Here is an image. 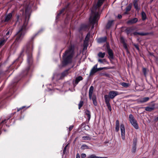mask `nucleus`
Segmentation results:
<instances>
[{
  "label": "nucleus",
  "mask_w": 158,
  "mask_h": 158,
  "mask_svg": "<svg viewBox=\"0 0 158 158\" xmlns=\"http://www.w3.org/2000/svg\"><path fill=\"white\" fill-rule=\"evenodd\" d=\"M105 0H98L97 4L93 6L91 9V15L89 18V21L92 25L91 28H94L95 25L97 24V22L99 18V15L98 13L99 7L103 4Z\"/></svg>",
  "instance_id": "1"
},
{
  "label": "nucleus",
  "mask_w": 158,
  "mask_h": 158,
  "mask_svg": "<svg viewBox=\"0 0 158 158\" xmlns=\"http://www.w3.org/2000/svg\"><path fill=\"white\" fill-rule=\"evenodd\" d=\"M28 23V20L26 19L24 22L23 24L19 28L18 31L16 34V35L15 40L16 42H19L22 40L28 29L27 27Z\"/></svg>",
  "instance_id": "2"
},
{
  "label": "nucleus",
  "mask_w": 158,
  "mask_h": 158,
  "mask_svg": "<svg viewBox=\"0 0 158 158\" xmlns=\"http://www.w3.org/2000/svg\"><path fill=\"white\" fill-rule=\"evenodd\" d=\"M73 54V48L72 46H70L65 52L63 56V58L65 63L67 64L71 62Z\"/></svg>",
  "instance_id": "3"
},
{
  "label": "nucleus",
  "mask_w": 158,
  "mask_h": 158,
  "mask_svg": "<svg viewBox=\"0 0 158 158\" xmlns=\"http://www.w3.org/2000/svg\"><path fill=\"white\" fill-rule=\"evenodd\" d=\"M94 88L93 86H91L89 90V99H92L93 103L95 106L97 105V98L95 95H94L92 97V95L94 92Z\"/></svg>",
  "instance_id": "4"
},
{
  "label": "nucleus",
  "mask_w": 158,
  "mask_h": 158,
  "mask_svg": "<svg viewBox=\"0 0 158 158\" xmlns=\"http://www.w3.org/2000/svg\"><path fill=\"white\" fill-rule=\"evenodd\" d=\"M129 121L131 125L136 129H138L139 128L138 124L136 120H135L133 115L131 114L129 115Z\"/></svg>",
  "instance_id": "5"
},
{
  "label": "nucleus",
  "mask_w": 158,
  "mask_h": 158,
  "mask_svg": "<svg viewBox=\"0 0 158 158\" xmlns=\"http://www.w3.org/2000/svg\"><path fill=\"white\" fill-rule=\"evenodd\" d=\"M33 48V45L32 42L28 43L25 47L26 52L27 54H31Z\"/></svg>",
  "instance_id": "6"
},
{
  "label": "nucleus",
  "mask_w": 158,
  "mask_h": 158,
  "mask_svg": "<svg viewBox=\"0 0 158 158\" xmlns=\"http://www.w3.org/2000/svg\"><path fill=\"white\" fill-rule=\"evenodd\" d=\"M120 130L121 137L123 140H124L125 138V128L124 125L123 123L120 125Z\"/></svg>",
  "instance_id": "7"
},
{
  "label": "nucleus",
  "mask_w": 158,
  "mask_h": 158,
  "mask_svg": "<svg viewBox=\"0 0 158 158\" xmlns=\"http://www.w3.org/2000/svg\"><path fill=\"white\" fill-rule=\"evenodd\" d=\"M98 64H96L91 70L89 73V76L93 75L96 73L99 70V69L97 68Z\"/></svg>",
  "instance_id": "8"
},
{
  "label": "nucleus",
  "mask_w": 158,
  "mask_h": 158,
  "mask_svg": "<svg viewBox=\"0 0 158 158\" xmlns=\"http://www.w3.org/2000/svg\"><path fill=\"white\" fill-rule=\"evenodd\" d=\"M118 92L115 91H111L109 93V96L111 99H113L114 97L118 95Z\"/></svg>",
  "instance_id": "9"
},
{
  "label": "nucleus",
  "mask_w": 158,
  "mask_h": 158,
  "mask_svg": "<svg viewBox=\"0 0 158 158\" xmlns=\"http://www.w3.org/2000/svg\"><path fill=\"white\" fill-rule=\"evenodd\" d=\"M155 104L153 103L151 107L147 106L145 107V110L147 111H151L155 109Z\"/></svg>",
  "instance_id": "10"
},
{
  "label": "nucleus",
  "mask_w": 158,
  "mask_h": 158,
  "mask_svg": "<svg viewBox=\"0 0 158 158\" xmlns=\"http://www.w3.org/2000/svg\"><path fill=\"white\" fill-rule=\"evenodd\" d=\"M13 12L10 13L7 15H6L5 18V22H8L11 18L12 16Z\"/></svg>",
  "instance_id": "11"
},
{
  "label": "nucleus",
  "mask_w": 158,
  "mask_h": 158,
  "mask_svg": "<svg viewBox=\"0 0 158 158\" xmlns=\"http://www.w3.org/2000/svg\"><path fill=\"white\" fill-rule=\"evenodd\" d=\"M9 119V118H6L4 120L0 121V131L4 124L7 122Z\"/></svg>",
  "instance_id": "12"
},
{
  "label": "nucleus",
  "mask_w": 158,
  "mask_h": 158,
  "mask_svg": "<svg viewBox=\"0 0 158 158\" xmlns=\"http://www.w3.org/2000/svg\"><path fill=\"white\" fill-rule=\"evenodd\" d=\"M138 21L137 18H134L128 20L127 22L128 24H133L136 23Z\"/></svg>",
  "instance_id": "13"
},
{
  "label": "nucleus",
  "mask_w": 158,
  "mask_h": 158,
  "mask_svg": "<svg viewBox=\"0 0 158 158\" xmlns=\"http://www.w3.org/2000/svg\"><path fill=\"white\" fill-rule=\"evenodd\" d=\"M119 130V123L118 120H117L116 121V125L115 130V131L118 132Z\"/></svg>",
  "instance_id": "14"
},
{
  "label": "nucleus",
  "mask_w": 158,
  "mask_h": 158,
  "mask_svg": "<svg viewBox=\"0 0 158 158\" xmlns=\"http://www.w3.org/2000/svg\"><path fill=\"white\" fill-rule=\"evenodd\" d=\"M83 79L82 77L81 76L77 77L75 80V84L76 85H77L80 81L82 80Z\"/></svg>",
  "instance_id": "15"
},
{
  "label": "nucleus",
  "mask_w": 158,
  "mask_h": 158,
  "mask_svg": "<svg viewBox=\"0 0 158 158\" xmlns=\"http://www.w3.org/2000/svg\"><path fill=\"white\" fill-rule=\"evenodd\" d=\"M133 5L134 6L135 8L138 11L139 10V7L137 3V1L135 0L133 2Z\"/></svg>",
  "instance_id": "16"
},
{
  "label": "nucleus",
  "mask_w": 158,
  "mask_h": 158,
  "mask_svg": "<svg viewBox=\"0 0 158 158\" xmlns=\"http://www.w3.org/2000/svg\"><path fill=\"white\" fill-rule=\"evenodd\" d=\"M107 38L106 37H104L99 38L98 40V41L99 43H104L106 41Z\"/></svg>",
  "instance_id": "17"
},
{
  "label": "nucleus",
  "mask_w": 158,
  "mask_h": 158,
  "mask_svg": "<svg viewBox=\"0 0 158 158\" xmlns=\"http://www.w3.org/2000/svg\"><path fill=\"white\" fill-rule=\"evenodd\" d=\"M104 99L106 104H108L110 103V98L109 95H105L104 96Z\"/></svg>",
  "instance_id": "18"
},
{
  "label": "nucleus",
  "mask_w": 158,
  "mask_h": 158,
  "mask_svg": "<svg viewBox=\"0 0 158 158\" xmlns=\"http://www.w3.org/2000/svg\"><path fill=\"white\" fill-rule=\"evenodd\" d=\"M108 52L109 57L111 59H113L114 58V55L112 50L110 49H108Z\"/></svg>",
  "instance_id": "19"
},
{
  "label": "nucleus",
  "mask_w": 158,
  "mask_h": 158,
  "mask_svg": "<svg viewBox=\"0 0 158 158\" xmlns=\"http://www.w3.org/2000/svg\"><path fill=\"white\" fill-rule=\"evenodd\" d=\"M85 113L87 115L88 120H89L91 118L90 112L88 110H86L85 111Z\"/></svg>",
  "instance_id": "20"
},
{
  "label": "nucleus",
  "mask_w": 158,
  "mask_h": 158,
  "mask_svg": "<svg viewBox=\"0 0 158 158\" xmlns=\"http://www.w3.org/2000/svg\"><path fill=\"white\" fill-rule=\"evenodd\" d=\"M113 20L109 21L107 23L106 25V28L107 29H109L111 26L112 25L113 23Z\"/></svg>",
  "instance_id": "21"
},
{
  "label": "nucleus",
  "mask_w": 158,
  "mask_h": 158,
  "mask_svg": "<svg viewBox=\"0 0 158 158\" xmlns=\"http://www.w3.org/2000/svg\"><path fill=\"white\" fill-rule=\"evenodd\" d=\"M149 98L148 97H145L142 99L140 100L139 102L141 103H143L146 102L149 100Z\"/></svg>",
  "instance_id": "22"
},
{
  "label": "nucleus",
  "mask_w": 158,
  "mask_h": 158,
  "mask_svg": "<svg viewBox=\"0 0 158 158\" xmlns=\"http://www.w3.org/2000/svg\"><path fill=\"white\" fill-rule=\"evenodd\" d=\"M105 55V53H102V52H100L98 54V56L99 57L103 58L104 57Z\"/></svg>",
  "instance_id": "23"
},
{
  "label": "nucleus",
  "mask_w": 158,
  "mask_h": 158,
  "mask_svg": "<svg viewBox=\"0 0 158 158\" xmlns=\"http://www.w3.org/2000/svg\"><path fill=\"white\" fill-rule=\"evenodd\" d=\"M7 40V39H2L0 40V47L4 45Z\"/></svg>",
  "instance_id": "24"
},
{
  "label": "nucleus",
  "mask_w": 158,
  "mask_h": 158,
  "mask_svg": "<svg viewBox=\"0 0 158 158\" xmlns=\"http://www.w3.org/2000/svg\"><path fill=\"white\" fill-rule=\"evenodd\" d=\"M141 14L142 20H145L146 19V16L145 13L144 11H142Z\"/></svg>",
  "instance_id": "25"
},
{
  "label": "nucleus",
  "mask_w": 158,
  "mask_h": 158,
  "mask_svg": "<svg viewBox=\"0 0 158 158\" xmlns=\"http://www.w3.org/2000/svg\"><path fill=\"white\" fill-rule=\"evenodd\" d=\"M82 138L84 140H90L91 139V137L89 135L83 136Z\"/></svg>",
  "instance_id": "26"
},
{
  "label": "nucleus",
  "mask_w": 158,
  "mask_h": 158,
  "mask_svg": "<svg viewBox=\"0 0 158 158\" xmlns=\"http://www.w3.org/2000/svg\"><path fill=\"white\" fill-rule=\"evenodd\" d=\"M89 158H107V157H98L94 155H90Z\"/></svg>",
  "instance_id": "27"
},
{
  "label": "nucleus",
  "mask_w": 158,
  "mask_h": 158,
  "mask_svg": "<svg viewBox=\"0 0 158 158\" xmlns=\"http://www.w3.org/2000/svg\"><path fill=\"white\" fill-rule=\"evenodd\" d=\"M12 33V30L11 29H9L7 31V32L6 33V35L7 36H8V37L6 39H8L10 36V35Z\"/></svg>",
  "instance_id": "28"
},
{
  "label": "nucleus",
  "mask_w": 158,
  "mask_h": 158,
  "mask_svg": "<svg viewBox=\"0 0 158 158\" xmlns=\"http://www.w3.org/2000/svg\"><path fill=\"white\" fill-rule=\"evenodd\" d=\"M132 29L131 28H128L126 30V31L127 35L130 34L131 32L132 31Z\"/></svg>",
  "instance_id": "29"
},
{
  "label": "nucleus",
  "mask_w": 158,
  "mask_h": 158,
  "mask_svg": "<svg viewBox=\"0 0 158 158\" xmlns=\"http://www.w3.org/2000/svg\"><path fill=\"white\" fill-rule=\"evenodd\" d=\"M68 70H66L61 73V76L64 77L67 76L68 74Z\"/></svg>",
  "instance_id": "30"
},
{
  "label": "nucleus",
  "mask_w": 158,
  "mask_h": 158,
  "mask_svg": "<svg viewBox=\"0 0 158 158\" xmlns=\"http://www.w3.org/2000/svg\"><path fill=\"white\" fill-rule=\"evenodd\" d=\"M89 147L86 144H83L81 146V149L82 150L89 149Z\"/></svg>",
  "instance_id": "31"
},
{
  "label": "nucleus",
  "mask_w": 158,
  "mask_h": 158,
  "mask_svg": "<svg viewBox=\"0 0 158 158\" xmlns=\"http://www.w3.org/2000/svg\"><path fill=\"white\" fill-rule=\"evenodd\" d=\"M84 104V102L83 101L81 100L78 104V108L80 109L81 107L83 106Z\"/></svg>",
  "instance_id": "32"
},
{
  "label": "nucleus",
  "mask_w": 158,
  "mask_h": 158,
  "mask_svg": "<svg viewBox=\"0 0 158 158\" xmlns=\"http://www.w3.org/2000/svg\"><path fill=\"white\" fill-rule=\"evenodd\" d=\"M121 85H122L124 87H128L129 84L128 83H125V82H122Z\"/></svg>",
  "instance_id": "33"
},
{
  "label": "nucleus",
  "mask_w": 158,
  "mask_h": 158,
  "mask_svg": "<svg viewBox=\"0 0 158 158\" xmlns=\"http://www.w3.org/2000/svg\"><path fill=\"white\" fill-rule=\"evenodd\" d=\"M90 32H89L87 35H86L85 38V40H87V41H89V37H90Z\"/></svg>",
  "instance_id": "34"
},
{
  "label": "nucleus",
  "mask_w": 158,
  "mask_h": 158,
  "mask_svg": "<svg viewBox=\"0 0 158 158\" xmlns=\"http://www.w3.org/2000/svg\"><path fill=\"white\" fill-rule=\"evenodd\" d=\"M88 45V41L84 40V47H87Z\"/></svg>",
  "instance_id": "35"
},
{
  "label": "nucleus",
  "mask_w": 158,
  "mask_h": 158,
  "mask_svg": "<svg viewBox=\"0 0 158 158\" xmlns=\"http://www.w3.org/2000/svg\"><path fill=\"white\" fill-rule=\"evenodd\" d=\"M149 33H143V32H139V35L141 36H144L149 35Z\"/></svg>",
  "instance_id": "36"
},
{
  "label": "nucleus",
  "mask_w": 158,
  "mask_h": 158,
  "mask_svg": "<svg viewBox=\"0 0 158 158\" xmlns=\"http://www.w3.org/2000/svg\"><path fill=\"white\" fill-rule=\"evenodd\" d=\"M136 143H135L134 144V145L133 147L132 152H135L136 151Z\"/></svg>",
  "instance_id": "37"
},
{
  "label": "nucleus",
  "mask_w": 158,
  "mask_h": 158,
  "mask_svg": "<svg viewBox=\"0 0 158 158\" xmlns=\"http://www.w3.org/2000/svg\"><path fill=\"white\" fill-rule=\"evenodd\" d=\"M106 105L109 110H110V111H111L112 109L110 103L106 104Z\"/></svg>",
  "instance_id": "38"
},
{
  "label": "nucleus",
  "mask_w": 158,
  "mask_h": 158,
  "mask_svg": "<svg viewBox=\"0 0 158 158\" xmlns=\"http://www.w3.org/2000/svg\"><path fill=\"white\" fill-rule=\"evenodd\" d=\"M131 6L130 5H129V6L126 8V11H130L131 9Z\"/></svg>",
  "instance_id": "39"
},
{
  "label": "nucleus",
  "mask_w": 158,
  "mask_h": 158,
  "mask_svg": "<svg viewBox=\"0 0 158 158\" xmlns=\"http://www.w3.org/2000/svg\"><path fill=\"white\" fill-rule=\"evenodd\" d=\"M68 145V144H67L64 148V150H63V154H65L66 153V151H67V150H66V149H67V147Z\"/></svg>",
  "instance_id": "40"
},
{
  "label": "nucleus",
  "mask_w": 158,
  "mask_h": 158,
  "mask_svg": "<svg viewBox=\"0 0 158 158\" xmlns=\"http://www.w3.org/2000/svg\"><path fill=\"white\" fill-rule=\"evenodd\" d=\"M142 70L144 75L146 76V69L145 68H143Z\"/></svg>",
  "instance_id": "41"
},
{
  "label": "nucleus",
  "mask_w": 158,
  "mask_h": 158,
  "mask_svg": "<svg viewBox=\"0 0 158 158\" xmlns=\"http://www.w3.org/2000/svg\"><path fill=\"white\" fill-rule=\"evenodd\" d=\"M74 127L73 125H72L70 126L69 127V131H70Z\"/></svg>",
  "instance_id": "42"
},
{
  "label": "nucleus",
  "mask_w": 158,
  "mask_h": 158,
  "mask_svg": "<svg viewBox=\"0 0 158 158\" xmlns=\"http://www.w3.org/2000/svg\"><path fill=\"white\" fill-rule=\"evenodd\" d=\"M81 158H85L86 157V154L85 153H82L81 155Z\"/></svg>",
  "instance_id": "43"
},
{
  "label": "nucleus",
  "mask_w": 158,
  "mask_h": 158,
  "mask_svg": "<svg viewBox=\"0 0 158 158\" xmlns=\"http://www.w3.org/2000/svg\"><path fill=\"white\" fill-rule=\"evenodd\" d=\"M100 75L101 76H107L108 75L106 73H101L100 74Z\"/></svg>",
  "instance_id": "44"
},
{
  "label": "nucleus",
  "mask_w": 158,
  "mask_h": 158,
  "mask_svg": "<svg viewBox=\"0 0 158 158\" xmlns=\"http://www.w3.org/2000/svg\"><path fill=\"white\" fill-rule=\"evenodd\" d=\"M139 32H135L133 33V34L134 35H139Z\"/></svg>",
  "instance_id": "45"
},
{
  "label": "nucleus",
  "mask_w": 158,
  "mask_h": 158,
  "mask_svg": "<svg viewBox=\"0 0 158 158\" xmlns=\"http://www.w3.org/2000/svg\"><path fill=\"white\" fill-rule=\"evenodd\" d=\"M64 9H62L61 11H60L59 13V15L61 14L62 13V12L64 11Z\"/></svg>",
  "instance_id": "46"
},
{
  "label": "nucleus",
  "mask_w": 158,
  "mask_h": 158,
  "mask_svg": "<svg viewBox=\"0 0 158 158\" xmlns=\"http://www.w3.org/2000/svg\"><path fill=\"white\" fill-rule=\"evenodd\" d=\"M118 17L119 19H120L122 18V15H118Z\"/></svg>",
  "instance_id": "47"
},
{
  "label": "nucleus",
  "mask_w": 158,
  "mask_h": 158,
  "mask_svg": "<svg viewBox=\"0 0 158 158\" xmlns=\"http://www.w3.org/2000/svg\"><path fill=\"white\" fill-rule=\"evenodd\" d=\"M76 158H80V155L79 153L77 154Z\"/></svg>",
  "instance_id": "48"
},
{
  "label": "nucleus",
  "mask_w": 158,
  "mask_h": 158,
  "mask_svg": "<svg viewBox=\"0 0 158 158\" xmlns=\"http://www.w3.org/2000/svg\"><path fill=\"white\" fill-rule=\"evenodd\" d=\"M98 61L99 62L101 63H103V61H102V60H101V59H99L98 60Z\"/></svg>",
  "instance_id": "49"
},
{
  "label": "nucleus",
  "mask_w": 158,
  "mask_h": 158,
  "mask_svg": "<svg viewBox=\"0 0 158 158\" xmlns=\"http://www.w3.org/2000/svg\"><path fill=\"white\" fill-rule=\"evenodd\" d=\"M23 108V107H22L21 108H18L17 109V111H19L20 110H21Z\"/></svg>",
  "instance_id": "50"
},
{
  "label": "nucleus",
  "mask_w": 158,
  "mask_h": 158,
  "mask_svg": "<svg viewBox=\"0 0 158 158\" xmlns=\"http://www.w3.org/2000/svg\"><path fill=\"white\" fill-rule=\"evenodd\" d=\"M124 47L126 49H127V45H124Z\"/></svg>",
  "instance_id": "51"
},
{
  "label": "nucleus",
  "mask_w": 158,
  "mask_h": 158,
  "mask_svg": "<svg viewBox=\"0 0 158 158\" xmlns=\"http://www.w3.org/2000/svg\"><path fill=\"white\" fill-rule=\"evenodd\" d=\"M155 120H158V116L155 118Z\"/></svg>",
  "instance_id": "52"
},
{
  "label": "nucleus",
  "mask_w": 158,
  "mask_h": 158,
  "mask_svg": "<svg viewBox=\"0 0 158 158\" xmlns=\"http://www.w3.org/2000/svg\"><path fill=\"white\" fill-rule=\"evenodd\" d=\"M78 138V137H77L75 139L74 141V142H75L76 140Z\"/></svg>",
  "instance_id": "53"
},
{
  "label": "nucleus",
  "mask_w": 158,
  "mask_h": 158,
  "mask_svg": "<svg viewBox=\"0 0 158 158\" xmlns=\"http://www.w3.org/2000/svg\"><path fill=\"white\" fill-rule=\"evenodd\" d=\"M135 47H136V48L137 49H139V47H138L137 46H135Z\"/></svg>",
  "instance_id": "54"
},
{
  "label": "nucleus",
  "mask_w": 158,
  "mask_h": 158,
  "mask_svg": "<svg viewBox=\"0 0 158 158\" xmlns=\"http://www.w3.org/2000/svg\"><path fill=\"white\" fill-rule=\"evenodd\" d=\"M19 15H18V16H17V18L18 20H19Z\"/></svg>",
  "instance_id": "55"
},
{
  "label": "nucleus",
  "mask_w": 158,
  "mask_h": 158,
  "mask_svg": "<svg viewBox=\"0 0 158 158\" xmlns=\"http://www.w3.org/2000/svg\"><path fill=\"white\" fill-rule=\"evenodd\" d=\"M34 37H32L31 38V40H33L34 39Z\"/></svg>",
  "instance_id": "56"
},
{
  "label": "nucleus",
  "mask_w": 158,
  "mask_h": 158,
  "mask_svg": "<svg viewBox=\"0 0 158 158\" xmlns=\"http://www.w3.org/2000/svg\"><path fill=\"white\" fill-rule=\"evenodd\" d=\"M102 68H99L98 69H99V70H101Z\"/></svg>",
  "instance_id": "57"
}]
</instances>
